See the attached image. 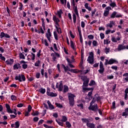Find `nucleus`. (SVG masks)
Instances as JSON below:
<instances>
[{"label": "nucleus", "mask_w": 128, "mask_h": 128, "mask_svg": "<svg viewBox=\"0 0 128 128\" xmlns=\"http://www.w3.org/2000/svg\"><path fill=\"white\" fill-rule=\"evenodd\" d=\"M92 44L93 46H98V42H96V40H93Z\"/></svg>", "instance_id": "nucleus-23"}, {"label": "nucleus", "mask_w": 128, "mask_h": 128, "mask_svg": "<svg viewBox=\"0 0 128 128\" xmlns=\"http://www.w3.org/2000/svg\"><path fill=\"white\" fill-rule=\"evenodd\" d=\"M104 44H108V39L104 40Z\"/></svg>", "instance_id": "nucleus-56"}, {"label": "nucleus", "mask_w": 128, "mask_h": 128, "mask_svg": "<svg viewBox=\"0 0 128 128\" xmlns=\"http://www.w3.org/2000/svg\"><path fill=\"white\" fill-rule=\"evenodd\" d=\"M112 10L110 6H107L106 8V10L104 11V16H108L110 14V10Z\"/></svg>", "instance_id": "nucleus-6"}, {"label": "nucleus", "mask_w": 128, "mask_h": 128, "mask_svg": "<svg viewBox=\"0 0 128 128\" xmlns=\"http://www.w3.org/2000/svg\"><path fill=\"white\" fill-rule=\"evenodd\" d=\"M88 110H92L93 112H98V104H90V106L88 107Z\"/></svg>", "instance_id": "nucleus-3"}, {"label": "nucleus", "mask_w": 128, "mask_h": 128, "mask_svg": "<svg viewBox=\"0 0 128 128\" xmlns=\"http://www.w3.org/2000/svg\"><path fill=\"white\" fill-rule=\"evenodd\" d=\"M20 58H22V60H24L26 58L24 57V55L22 54V53L20 54Z\"/></svg>", "instance_id": "nucleus-35"}, {"label": "nucleus", "mask_w": 128, "mask_h": 128, "mask_svg": "<svg viewBox=\"0 0 128 128\" xmlns=\"http://www.w3.org/2000/svg\"><path fill=\"white\" fill-rule=\"evenodd\" d=\"M85 26H86V24H84V22L82 21L81 22V26H82V28H84Z\"/></svg>", "instance_id": "nucleus-61"}, {"label": "nucleus", "mask_w": 128, "mask_h": 128, "mask_svg": "<svg viewBox=\"0 0 128 128\" xmlns=\"http://www.w3.org/2000/svg\"><path fill=\"white\" fill-rule=\"evenodd\" d=\"M108 80H112L114 78V76H107Z\"/></svg>", "instance_id": "nucleus-59"}, {"label": "nucleus", "mask_w": 128, "mask_h": 128, "mask_svg": "<svg viewBox=\"0 0 128 128\" xmlns=\"http://www.w3.org/2000/svg\"><path fill=\"white\" fill-rule=\"evenodd\" d=\"M81 79L82 80H84V81L86 80H88V77H86V76H81Z\"/></svg>", "instance_id": "nucleus-28"}, {"label": "nucleus", "mask_w": 128, "mask_h": 128, "mask_svg": "<svg viewBox=\"0 0 128 128\" xmlns=\"http://www.w3.org/2000/svg\"><path fill=\"white\" fill-rule=\"evenodd\" d=\"M49 106V108H50V110H54V107L53 106L52 104H50Z\"/></svg>", "instance_id": "nucleus-64"}, {"label": "nucleus", "mask_w": 128, "mask_h": 128, "mask_svg": "<svg viewBox=\"0 0 128 128\" xmlns=\"http://www.w3.org/2000/svg\"><path fill=\"white\" fill-rule=\"evenodd\" d=\"M11 99L12 100H16V97L14 96V95H12L11 96Z\"/></svg>", "instance_id": "nucleus-52"}, {"label": "nucleus", "mask_w": 128, "mask_h": 128, "mask_svg": "<svg viewBox=\"0 0 128 128\" xmlns=\"http://www.w3.org/2000/svg\"><path fill=\"white\" fill-rule=\"evenodd\" d=\"M48 40L50 42V37L52 36V33H50V29L48 30V32L46 34Z\"/></svg>", "instance_id": "nucleus-8"}, {"label": "nucleus", "mask_w": 128, "mask_h": 128, "mask_svg": "<svg viewBox=\"0 0 128 128\" xmlns=\"http://www.w3.org/2000/svg\"><path fill=\"white\" fill-rule=\"evenodd\" d=\"M38 117H34V118H33V120L34 122H38Z\"/></svg>", "instance_id": "nucleus-50"}, {"label": "nucleus", "mask_w": 128, "mask_h": 128, "mask_svg": "<svg viewBox=\"0 0 128 128\" xmlns=\"http://www.w3.org/2000/svg\"><path fill=\"white\" fill-rule=\"evenodd\" d=\"M40 61L38 60L34 64L35 66H40Z\"/></svg>", "instance_id": "nucleus-45"}, {"label": "nucleus", "mask_w": 128, "mask_h": 128, "mask_svg": "<svg viewBox=\"0 0 128 128\" xmlns=\"http://www.w3.org/2000/svg\"><path fill=\"white\" fill-rule=\"evenodd\" d=\"M66 60L68 62V64H72V62H73L74 61L73 60H70L69 58H67Z\"/></svg>", "instance_id": "nucleus-60"}, {"label": "nucleus", "mask_w": 128, "mask_h": 128, "mask_svg": "<svg viewBox=\"0 0 128 128\" xmlns=\"http://www.w3.org/2000/svg\"><path fill=\"white\" fill-rule=\"evenodd\" d=\"M72 18H73V22L74 24H76V14H73Z\"/></svg>", "instance_id": "nucleus-33"}, {"label": "nucleus", "mask_w": 128, "mask_h": 128, "mask_svg": "<svg viewBox=\"0 0 128 128\" xmlns=\"http://www.w3.org/2000/svg\"><path fill=\"white\" fill-rule=\"evenodd\" d=\"M115 24V22L114 21H110L109 24H106V26L112 28V26H114Z\"/></svg>", "instance_id": "nucleus-9"}, {"label": "nucleus", "mask_w": 128, "mask_h": 128, "mask_svg": "<svg viewBox=\"0 0 128 128\" xmlns=\"http://www.w3.org/2000/svg\"><path fill=\"white\" fill-rule=\"evenodd\" d=\"M86 126H88V128H94L96 126L94 125V123H87L86 124Z\"/></svg>", "instance_id": "nucleus-13"}, {"label": "nucleus", "mask_w": 128, "mask_h": 128, "mask_svg": "<svg viewBox=\"0 0 128 128\" xmlns=\"http://www.w3.org/2000/svg\"><path fill=\"white\" fill-rule=\"evenodd\" d=\"M88 122H92L94 120V119L92 117H89L88 118Z\"/></svg>", "instance_id": "nucleus-58"}, {"label": "nucleus", "mask_w": 128, "mask_h": 128, "mask_svg": "<svg viewBox=\"0 0 128 128\" xmlns=\"http://www.w3.org/2000/svg\"><path fill=\"white\" fill-rule=\"evenodd\" d=\"M14 124H15V128H20V122L17 121Z\"/></svg>", "instance_id": "nucleus-31"}, {"label": "nucleus", "mask_w": 128, "mask_h": 128, "mask_svg": "<svg viewBox=\"0 0 128 128\" xmlns=\"http://www.w3.org/2000/svg\"><path fill=\"white\" fill-rule=\"evenodd\" d=\"M62 66L63 68H64L65 72H66L68 70L71 72L72 69L70 68H68V66H66L62 64Z\"/></svg>", "instance_id": "nucleus-12"}, {"label": "nucleus", "mask_w": 128, "mask_h": 128, "mask_svg": "<svg viewBox=\"0 0 128 128\" xmlns=\"http://www.w3.org/2000/svg\"><path fill=\"white\" fill-rule=\"evenodd\" d=\"M62 88H64V86H62V84L60 83L59 84V86H58V90L60 92H62Z\"/></svg>", "instance_id": "nucleus-25"}, {"label": "nucleus", "mask_w": 128, "mask_h": 128, "mask_svg": "<svg viewBox=\"0 0 128 128\" xmlns=\"http://www.w3.org/2000/svg\"><path fill=\"white\" fill-rule=\"evenodd\" d=\"M54 38L56 39V40H58V34H56V32H54Z\"/></svg>", "instance_id": "nucleus-49"}, {"label": "nucleus", "mask_w": 128, "mask_h": 128, "mask_svg": "<svg viewBox=\"0 0 128 128\" xmlns=\"http://www.w3.org/2000/svg\"><path fill=\"white\" fill-rule=\"evenodd\" d=\"M94 84H96V82L94 80H92L89 84L90 86H94Z\"/></svg>", "instance_id": "nucleus-27"}, {"label": "nucleus", "mask_w": 128, "mask_h": 128, "mask_svg": "<svg viewBox=\"0 0 128 128\" xmlns=\"http://www.w3.org/2000/svg\"><path fill=\"white\" fill-rule=\"evenodd\" d=\"M116 16V12H114L111 15L110 18H114Z\"/></svg>", "instance_id": "nucleus-39"}, {"label": "nucleus", "mask_w": 128, "mask_h": 128, "mask_svg": "<svg viewBox=\"0 0 128 128\" xmlns=\"http://www.w3.org/2000/svg\"><path fill=\"white\" fill-rule=\"evenodd\" d=\"M20 68V64H15L14 66V70H18Z\"/></svg>", "instance_id": "nucleus-16"}, {"label": "nucleus", "mask_w": 128, "mask_h": 128, "mask_svg": "<svg viewBox=\"0 0 128 128\" xmlns=\"http://www.w3.org/2000/svg\"><path fill=\"white\" fill-rule=\"evenodd\" d=\"M87 61L89 64H94V53L92 52H90Z\"/></svg>", "instance_id": "nucleus-5"}, {"label": "nucleus", "mask_w": 128, "mask_h": 128, "mask_svg": "<svg viewBox=\"0 0 128 128\" xmlns=\"http://www.w3.org/2000/svg\"><path fill=\"white\" fill-rule=\"evenodd\" d=\"M40 72H38L36 74V78H40Z\"/></svg>", "instance_id": "nucleus-62"}, {"label": "nucleus", "mask_w": 128, "mask_h": 128, "mask_svg": "<svg viewBox=\"0 0 128 128\" xmlns=\"http://www.w3.org/2000/svg\"><path fill=\"white\" fill-rule=\"evenodd\" d=\"M15 80L20 82H24L26 80V76L24 74H20L19 76H16Z\"/></svg>", "instance_id": "nucleus-4"}, {"label": "nucleus", "mask_w": 128, "mask_h": 128, "mask_svg": "<svg viewBox=\"0 0 128 128\" xmlns=\"http://www.w3.org/2000/svg\"><path fill=\"white\" fill-rule=\"evenodd\" d=\"M88 38H89L90 40H94V37L93 36V35L90 34V35H88Z\"/></svg>", "instance_id": "nucleus-46"}, {"label": "nucleus", "mask_w": 128, "mask_h": 128, "mask_svg": "<svg viewBox=\"0 0 128 128\" xmlns=\"http://www.w3.org/2000/svg\"><path fill=\"white\" fill-rule=\"evenodd\" d=\"M96 102V98L94 97L92 98V100L90 104H94V102Z\"/></svg>", "instance_id": "nucleus-36"}, {"label": "nucleus", "mask_w": 128, "mask_h": 128, "mask_svg": "<svg viewBox=\"0 0 128 128\" xmlns=\"http://www.w3.org/2000/svg\"><path fill=\"white\" fill-rule=\"evenodd\" d=\"M74 12L76 14V16H78V8L76 7L74 8Z\"/></svg>", "instance_id": "nucleus-41"}, {"label": "nucleus", "mask_w": 128, "mask_h": 128, "mask_svg": "<svg viewBox=\"0 0 128 128\" xmlns=\"http://www.w3.org/2000/svg\"><path fill=\"white\" fill-rule=\"evenodd\" d=\"M6 63L7 64H14V60L13 59L8 60L6 61Z\"/></svg>", "instance_id": "nucleus-17"}, {"label": "nucleus", "mask_w": 128, "mask_h": 128, "mask_svg": "<svg viewBox=\"0 0 128 128\" xmlns=\"http://www.w3.org/2000/svg\"><path fill=\"white\" fill-rule=\"evenodd\" d=\"M100 70H98V72L101 74H104V65L102 62H100Z\"/></svg>", "instance_id": "nucleus-7"}, {"label": "nucleus", "mask_w": 128, "mask_h": 128, "mask_svg": "<svg viewBox=\"0 0 128 128\" xmlns=\"http://www.w3.org/2000/svg\"><path fill=\"white\" fill-rule=\"evenodd\" d=\"M38 92H41V94H45L46 92V89L45 88H40Z\"/></svg>", "instance_id": "nucleus-26"}, {"label": "nucleus", "mask_w": 128, "mask_h": 128, "mask_svg": "<svg viewBox=\"0 0 128 128\" xmlns=\"http://www.w3.org/2000/svg\"><path fill=\"white\" fill-rule=\"evenodd\" d=\"M31 54H32L31 56V58L32 60H34V58H36V54L32 52L31 53Z\"/></svg>", "instance_id": "nucleus-38"}, {"label": "nucleus", "mask_w": 128, "mask_h": 128, "mask_svg": "<svg viewBox=\"0 0 128 128\" xmlns=\"http://www.w3.org/2000/svg\"><path fill=\"white\" fill-rule=\"evenodd\" d=\"M112 108L114 110L116 108V101H114L112 103Z\"/></svg>", "instance_id": "nucleus-48"}, {"label": "nucleus", "mask_w": 128, "mask_h": 128, "mask_svg": "<svg viewBox=\"0 0 128 128\" xmlns=\"http://www.w3.org/2000/svg\"><path fill=\"white\" fill-rule=\"evenodd\" d=\"M82 120L83 122H85L86 124H88L89 123L88 118H82Z\"/></svg>", "instance_id": "nucleus-24"}, {"label": "nucleus", "mask_w": 128, "mask_h": 128, "mask_svg": "<svg viewBox=\"0 0 128 128\" xmlns=\"http://www.w3.org/2000/svg\"><path fill=\"white\" fill-rule=\"evenodd\" d=\"M89 82H90L89 79L84 81L83 83L82 90L83 92H86V90H94V88H88L84 87V86H88Z\"/></svg>", "instance_id": "nucleus-2"}, {"label": "nucleus", "mask_w": 128, "mask_h": 128, "mask_svg": "<svg viewBox=\"0 0 128 128\" xmlns=\"http://www.w3.org/2000/svg\"><path fill=\"white\" fill-rule=\"evenodd\" d=\"M78 32L80 40H82V31L78 28Z\"/></svg>", "instance_id": "nucleus-30"}, {"label": "nucleus", "mask_w": 128, "mask_h": 128, "mask_svg": "<svg viewBox=\"0 0 128 128\" xmlns=\"http://www.w3.org/2000/svg\"><path fill=\"white\" fill-rule=\"evenodd\" d=\"M110 6H112V8H114L116 6V4L115 2H112L111 4H110Z\"/></svg>", "instance_id": "nucleus-42"}, {"label": "nucleus", "mask_w": 128, "mask_h": 128, "mask_svg": "<svg viewBox=\"0 0 128 128\" xmlns=\"http://www.w3.org/2000/svg\"><path fill=\"white\" fill-rule=\"evenodd\" d=\"M55 104L56 106H58V108H62V105L60 104L56 103Z\"/></svg>", "instance_id": "nucleus-47"}, {"label": "nucleus", "mask_w": 128, "mask_h": 128, "mask_svg": "<svg viewBox=\"0 0 128 128\" xmlns=\"http://www.w3.org/2000/svg\"><path fill=\"white\" fill-rule=\"evenodd\" d=\"M74 98L76 96L72 93H68V98L69 100V104L70 106H73L74 104Z\"/></svg>", "instance_id": "nucleus-1"}, {"label": "nucleus", "mask_w": 128, "mask_h": 128, "mask_svg": "<svg viewBox=\"0 0 128 128\" xmlns=\"http://www.w3.org/2000/svg\"><path fill=\"white\" fill-rule=\"evenodd\" d=\"M94 98H96V100H97V102H100V98L96 95H95Z\"/></svg>", "instance_id": "nucleus-44"}, {"label": "nucleus", "mask_w": 128, "mask_h": 128, "mask_svg": "<svg viewBox=\"0 0 128 128\" xmlns=\"http://www.w3.org/2000/svg\"><path fill=\"white\" fill-rule=\"evenodd\" d=\"M56 122H58V124H59V126H64V123L62 122H60V121H59L58 120H56Z\"/></svg>", "instance_id": "nucleus-37"}, {"label": "nucleus", "mask_w": 128, "mask_h": 128, "mask_svg": "<svg viewBox=\"0 0 128 128\" xmlns=\"http://www.w3.org/2000/svg\"><path fill=\"white\" fill-rule=\"evenodd\" d=\"M66 120H68V118H66V116H62V119L61 120V122H66Z\"/></svg>", "instance_id": "nucleus-20"}, {"label": "nucleus", "mask_w": 128, "mask_h": 128, "mask_svg": "<svg viewBox=\"0 0 128 128\" xmlns=\"http://www.w3.org/2000/svg\"><path fill=\"white\" fill-rule=\"evenodd\" d=\"M66 126H67V127L68 128H70L72 126V124H70V123L68 122H66Z\"/></svg>", "instance_id": "nucleus-40"}, {"label": "nucleus", "mask_w": 128, "mask_h": 128, "mask_svg": "<svg viewBox=\"0 0 128 128\" xmlns=\"http://www.w3.org/2000/svg\"><path fill=\"white\" fill-rule=\"evenodd\" d=\"M6 34H4V32H2L1 34H0V38H4Z\"/></svg>", "instance_id": "nucleus-53"}, {"label": "nucleus", "mask_w": 128, "mask_h": 128, "mask_svg": "<svg viewBox=\"0 0 128 128\" xmlns=\"http://www.w3.org/2000/svg\"><path fill=\"white\" fill-rule=\"evenodd\" d=\"M126 46H123L122 44L119 45L118 46V50H125Z\"/></svg>", "instance_id": "nucleus-18"}, {"label": "nucleus", "mask_w": 128, "mask_h": 128, "mask_svg": "<svg viewBox=\"0 0 128 128\" xmlns=\"http://www.w3.org/2000/svg\"><path fill=\"white\" fill-rule=\"evenodd\" d=\"M100 38L102 40H104V34L102 33H100Z\"/></svg>", "instance_id": "nucleus-54"}, {"label": "nucleus", "mask_w": 128, "mask_h": 128, "mask_svg": "<svg viewBox=\"0 0 128 128\" xmlns=\"http://www.w3.org/2000/svg\"><path fill=\"white\" fill-rule=\"evenodd\" d=\"M84 7L86 8V10H89L90 12V10H92V8H90V6H88V3L85 4Z\"/></svg>", "instance_id": "nucleus-19"}, {"label": "nucleus", "mask_w": 128, "mask_h": 128, "mask_svg": "<svg viewBox=\"0 0 128 128\" xmlns=\"http://www.w3.org/2000/svg\"><path fill=\"white\" fill-rule=\"evenodd\" d=\"M60 2L62 4H64V6H66V0H60ZM65 2V4H64Z\"/></svg>", "instance_id": "nucleus-43"}, {"label": "nucleus", "mask_w": 128, "mask_h": 128, "mask_svg": "<svg viewBox=\"0 0 128 128\" xmlns=\"http://www.w3.org/2000/svg\"><path fill=\"white\" fill-rule=\"evenodd\" d=\"M53 20L55 22H60V20L58 18H56V16H54Z\"/></svg>", "instance_id": "nucleus-29"}, {"label": "nucleus", "mask_w": 128, "mask_h": 128, "mask_svg": "<svg viewBox=\"0 0 128 128\" xmlns=\"http://www.w3.org/2000/svg\"><path fill=\"white\" fill-rule=\"evenodd\" d=\"M51 56H52V58L54 60H56V56L54 54L52 53L51 54Z\"/></svg>", "instance_id": "nucleus-34"}, {"label": "nucleus", "mask_w": 128, "mask_h": 128, "mask_svg": "<svg viewBox=\"0 0 128 128\" xmlns=\"http://www.w3.org/2000/svg\"><path fill=\"white\" fill-rule=\"evenodd\" d=\"M111 68H112V70H118V66H112L111 67Z\"/></svg>", "instance_id": "nucleus-63"}, {"label": "nucleus", "mask_w": 128, "mask_h": 128, "mask_svg": "<svg viewBox=\"0 0 128 128\" xmlns=\"http://www.w3.org/2000/svg\"><path fill=\"white\" fill-rule=\"evenodd\" d=\"M6 108H7V111L9 114H12V110H10V106L8 104H6Z\"/></svg>", "instance_id": "nucleus-14"}, {"label": "nucleus", "mask_w": 128, "mask_h": 128, "mask_svg": "<svg viewBox=\"0 0 128 128\" xmlns=\"http://www.w3.org/2000/svg\"><path fill=\"white\" fill-rule=\"evenodd\" d=\"M55 26L56 28L58 30V32H60L59 30H60V33L62 34V30H60V28H58V27L60 26V25L58 24V22H56Z\"/></svg>", "instance_id": "nucleus-15"}, {"label": "nucleus", "mask_w": 128, "mask_h": 128, "mask_svg": "<svg viewBox=\"0 0 128 128\" xmlns=\"http://www.w3.org/2000/svg\"><path fill=\"white\" fill-rule=\"evenodd\" d=\"M118 61L116 60L111 58L108 60V64H118Z\"/></svg>", "instance_id": "nucleus-11"}, {"label": "nucleus", "mask_w": 128, "mask_h": 128, "mask_svg": "<svg viewBox=\"0 0 128 128\" xmlns=\"http://www.w3.org/2000/svg\"><path fill=\"white\" fill-rule=\"evenodd\" d=\"M68 92V87L66 86H64L63 92L66 93Z\"/></svg>", "instance_id": "nucleus-21"}, {"label": "nucleus", "mask_w": 128, "mask_h": 128, "mask_svg": "<svg viewBox=\"0 0 128 128\" xmlns=\"http://www.w3.org/2000/svg\"><path fill=\"white\" fill-rule=\"evenodd\" d=\"M112 40L113 42H117L118 40H116V39L114 37H112Z\"/></svg>", "instance_id": "nucleus-51"}, {"label": "nucleus", "mask_w": 128, "mask_h": 128, "mask_svg": "<svg viewBox=\"0 0 128 128\" xmlns=\"http://www.w3.org/2000/svg\"><path fill=\"white\" fill-rule=\"evenodd\" d=\"M47 94L49 96H58V94L56 93H54L52 92H50V90H47Z\"/></svg>", "instance_id": "nucleus-10"}, {"label": "nucleus", "mask_w": 128, "mask_h": 128, "mask_svg": "<svg viewBox=\"0 0 128 128\" xmlns=\"http://www.w3.org/2000/svg\"><path fill=\"white\" fill-rule=\"evenodd\" d=\"M28 112H31V110H32V106H30V105H29L28 106Z\"/></svg>", "instance_id": "nucleus-57"}, {"label": "nucleus", "mask_w": 128, "mask_h": 128, "mask_svg": "<svg viewBox=\"0 0 128 128\" xmlns=\"http://www.w3.org/2000/svg\"><path fill=\"white\" fill-rule=\"evenodd\" d=\"M22 66L24 70H26V68H28V64H23L22 65Z\"/></svg>", "instance_id": "nucleus-55"}, {"label": "nucleus", "mask_w": 128, "mask_h": 128, "mask_svg": "<svg viewBox=\"0 0 128 128\" xmlns=\"http://www.w3.org/2000/svg\"><path fill=\"white\" fill-rule=\"evenodd\" d=\"M70 46H71L72 48V50H74V52H76V48H74V42H72V40H70Z\"/></svg>", "instance_id": "nucleus-22"}, {"label": "nucleus", "mask_w": 128, "mask_h": 128, "mask_svg": "<svg viewBox=\"0 0 128 128\" xmlns=\"http://www.w3.org/2000/svg\"><path fill=\"white\" fill-rule=\"evenodd\" d=\"M71 72H74V74H78V69H71Z\"/></svg>", "instance_id": "nucleus-32"}]
</instances>
